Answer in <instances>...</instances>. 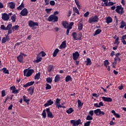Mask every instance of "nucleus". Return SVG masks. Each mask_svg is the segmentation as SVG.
Instances as JSON below:
<instances>
[{
  "label": "nucleus",
  "instance_id": "nucleus-3",
  "mask_svg": "<svg viewBox=\"0 0 126 126\" xmlns=\"http://www.w3.org/2000/svg\"><path fill=\"white\" fill-rule=\"evenodd\" d=\"M33 72H34V70L31 69L28 70L27 69H25L24 70V76H27V77H29L33 74Z\"/></svg>",
  "mask_w": 126,
  "mask_h": 126
},
{
  "label": "nucleus",
  "instance_id": "nucleus-31",
  "mask_svg": "<svg viewBox=\"0 0 126 126\" xmlns=\"http://www.w3.org/2000/svg\"><path fill=\"white\" fill-rule=\"evenodd\" d=\"M1 70L3 71V73H5V74H9V71L6 67H3L2 68Z\"/></svg>",
  "mask_w": 126,
  "mask_h": 126
},
{
  "label": "nucleus",
  "instance_id": "nucleus-43",
  "mask_svg": "<svg viewBox=\"0 0 126 126\" xmlns=\"http://www.w3.org/2000/svg\"><path fill=\"white\" fill-rule=\"evenodd\" d=\"M86 120L87 121H92V120H93V117H92V116H90V115H88L87 116Z\"/></svg>",
  "mask_w": 126,
  "mask_h": 126
},
{
  "label": "nucleus",
  "instance_id": "nucleus-55",
  "mask_svg": "<svg viewBox=\"0 0 126 126\" xmlns=\"http://www.w3.org/2000/svg\"><path fill=\"white\" fill-rule=\"evenodd\" d=\"M89 14H90V13H89V11H87L84 14V17H88L89 16Z\"/></svg>",
  "mask_w": 126,
  "mask_h": 126
},
{
  "label": "nucleus",
  "instance_id": "nucleus-52",
  "mask_svg": "<svg viewBox=\"0 0 126 126\" xmlns=\"http://www.w3.org/2000/svg\"><path fill=\"white\" fill-rule=\"evenodd\" d=\"M91 124V122L90 121H88L84 124V126H90Z\"/></svg>",
  "mask_w": 126,
  "mask_h": 126
},
{
  "label": "nucleus",
  "instance_id": "nucleus-30",
  "mask_svg": "<svg viewBox=\"0 0 126 126\" xmlns=\"http://www.w3.org/2000/svg\"><path fill=\"white\" fill-rule=\"evenodd\" d=\"M78 29L79 31H81V30L83 29V24L81 23H79V24L78 26Z\"/></svg>",
  "mask_w": 126,
  "mask_h": 126
},
{
  "label": "nucleus",
  "instance_id": "nucleus-13",
  "mask_svg": "<svg viewBox=\"0 0 126 126\" xmlns=\"http://www.w3.org/2000/svg\"><path fill=\"white\" fill-rule=\"evenodd\" d=\"M79 56H80V54H79V53H78V52H75V53H73V60H74V61L77 60L78 59V58H79Z\"/></svg>",
  "mask_w": 126,
  "mask_h": 126
},
{
  "label": "nucleus",
  "instance_id": "nucleus-57",
  "mask_svg": "<svg viewBox=\"0 0 126 126\" xmlns=\"http://www.w3.org/2000/svg\"><path fill=\"white\" fill-rule=\"evenodd\" d=\"M6 39L5 38V37H3L2 38V44H4L5 43H6Z\"/></svg>",
  "mask_w": 126,
  "mask_h": 126
},
{
  "label": "nucleus",
  "instance_id": "nucleus-58",
  "mask_svg": "<svg viewBox=\"0 0 126 126\" xmlns=\"http://www.w3.org/2000/svg\"><path fill=\"white\" fill-rule=\"evenodd\" d=\"M89 114L91 116L93 117V115H94V111L90 110Z\"/></svg>",
  "mask_w": 126,
  "mask_h": 126
},
{
  "label": "nucleus",
  "instance_id": "nucleus-56",
  "mask_svg": "<svg viewBox=\"0 0 126 126\" xmlns=\"http://www.w3.org/2000/svg\"><path fill=\"white\" fill-rule=\"evenodd\" d=\"M5 95H6V94H5V91L3 90L1 91V96L4 97Z\"/></svg>",
  "mask_w": 126,
  "mask_h": 126
},
{
  "label": "nucleus",
  "instance_id": "nucleus-32",
  "mask_svg": "<svg viewBox=\"0 0 126 126\" xmlns=\"http://www.w3.org/2000/svg\"><path fill=\"white\" fill-rule=\"evenodd\" d=\"M101 32H102V30L100 29H98L97 30H96L95 32L94 33V36H96V35H98V34H100V33H101Z\"/></svg>",
  "mask_w": 126,
  "mask_h": 126
},
{
  "label": "nucleus",
  "instance_id": "nucleus-8",
  "mask_svg": "<svg viewBox=\"0 0 126 126\" xmlns=\"http://www.w3.org/2000/svg\"><path fill=\"white\" fill-rule=\"evenodd\" d=\"M12 24H9L7 25V27H6V31H8V34H12Z\"/></svg>",
  "mask_w": 126,
  "mask_h": 126
},
{
  "label": "nucleus",
  "instance_id": "nucleus-6",
  "mask_svg": "<svg viewBox=\"0 0 126 126\" xmlns=\"http://www.w3.org/2000/svg\"><path fill=\"white\" fill-rule=\"evenodd\" d=\"M98 21H99V18L97 15H95L94 16L89 19V22L90 24H92L93 22H98Z\"/></svg>",
  "mask_w": 126,
  "mask_h": 126
},
{
  "label": "nucleus",
  "instance_id": "nucleus-50",
  "mask_svg": "<svg viewBox=\"0 0 126 126\" xmlns=\"http://www.w3.org/2000/svg\"><path fill=\"white\" fill-rule=\"evenodd\" d=\"M20 91V89L19 88L18 90L15 89L13 92H12V93H14V94H18L19 93V91Z\"/></svg>",
  "mask_w": 126,
  "mask_h": 126
},
{
  "label": "nucleus",
  "instance_id": "nucleus-63",
  "mask_svg": "<svg viewBox=\"0 0 126 126\" xmlns=\"http://www.w3.org/2000/svg\"><path fill=\"white\" fill-rule=\"evenodd\" d=\"M40 54H41V56L42 57H44L46 56V53L44 51H41L40 52Z\"/></svg>",
  "mask_w": 126,
  "mask_h": 126
},
{
  "label": "nucleus",
  "instance_id": "nucleus-17",
  "mask_svg": "<svg viewBox=\"0 0 126 126\" xmlns=\"http://www.w3.org/2000/svg\"><path fill=\"white\" fill-rule=\"evenodd\" d=\"M34 83H35L34 81L29 82L26 83V84L24 85L23 87H24V88H27V87H28L29 86H32V85H33V84H34Z\"/></svg>",
  "mask_w": 126,
  "mask_h": 126
},
{
  "label": "nucleus",
  "instance_id": "nucleus-64",
  "mask_svg": "<svg viewBox=\"0 0 126 126\" xmlns=\"http://www.w3.org/2000/svg\"><path fill=\"white\" fill-rule=\"evenodd\" d=\"M50 1V0H45L44 2L45 3V5H49V2Z\"/></svg>",
  "mask_w": 126,
  "mask_h": 126
},
{
  "label": "nucleus",
  "instance_id": "nucleus-51",
  "mask_svg": "<svg viewBox=\"0 0 126 126\" xmlns=\"http://www.w3.org/2000/svg\"><path fill=\"white\" fill-rule=\"evenodd\" d=\"M0 28V29H1V30H4L5 31H6V27L4 26V25H1Z\"/></svg>",
  "mask_w": 126,
  "mask_h": 126
},
{
  "label": "nucleus",
  "instance_id": "nucleus-20",
  "mask_svg": "<svg viewBox=\"0 0 126 126\" xmlns=\"http://www.w3.org/2000/svg\"><path fill=\"white\" fill-rule=\"evenodd\" d=\"M17 59L18 61V62H19V63H23V56H22V55L20 54L19 56L17 57Z\"/></svg>",
  "mask_w": 126,
  "mask_h": 126
},
{
  "label": "nucleus",
  "instance_id": "nucleus-27",
  "mask_svg": "<svg viewBox=\"0 0 126 126\" xmlns=\"http://www.w3.org/2000/svg\"><path fill=\"white\" fill-rule=\"evenodd\" d=\"M61 80V77L60 76V75L57 74L56 76L55 77L54 81L55 82H59Z\"/></svg>",
  "mask_w": 126,
  "mask_h": 126
},
{
  "label": "nucleus",
  "instance_id": "nucleus-1",
  "mask_svg": "<svg viewBox=\"0 0 126 126\" xmlns=\"http://www.w3.org/2000/svg\"><path fill=\"white\" fill-rule=\"evenodd\" d=\"M72 36L73 37V40L75 41H78V40L81 41L82 39V32H80L78 33V34H77L76 32H73L72 33Z\"/></svg>",
  "mask_w": 126,
  "mask_h": 126
},
{
  "label": "nucleus",
  "instance_id": "nucleus-54",
  "mask_svg": "<svg viewBox=\"0 0 126 126\" xmlns=\"http://www.w3.org/2000/svg\"><path fill=\"white\" fill-rule=\"evenodd\" d=\"M114 44H117V45H119L120 44V42H119V37H117V38L115 39Z\"/></svg>",
  "mask_w": 126,
  "mask_h": 126
},
{
  "label": "nucleus",
  "instance_id": "nucleus-44",
  "mask_svg": "<svg viewBox=\"0 0 126 126\" xmlns=\"http://www.w3.org/2000/svg\"><path fill=\"white\" fill-rule=\"evenodd\" d=\"M125 26H126V22H125L124 21H122L120 28L123 29L125 27Z\"/></svg>",
  "mask_w": 126,
  "mask_h": 126
},
{
  "label": "nucleus",
  "instance_id": "nucleus-36",
  "mask_svg": "<svg viewBox=\"0 0 126 126\" xmlns=\"http://www.w3.org/2000/svg\"><path fill=\"white\" fill-rule=\"evenodd\" d=\"M73 11L75 12V13H77L78 15H80V13H79V10L77 9V7H73Z\"/></svg>",
  "mask_w": 126,
  "mask_h": 126
},
{
  "label": "nucleus",
  "instance_id": "nucleus-24",
  "mask_svg": "<svg viewBox=\"0 0 126 126\" xmlns=\"http://www.w3.org/2000/svg\"><path fill=\"white\" fill-rule=\"evenodd\" d=\"M66 47V42L65 41H63L62 44L60 45V49H65Z\"/></svg>",
  "mask_w": 126,
  "mask_h": 126
},
{
  "label": "nucleus",
  "instance_id": "nucleus-45",
  "mask_svg": "<svg viewBox=\"0 0 126 126\" xmlns=\"http://www.w3.org/2000/svg\"><path fill=\"white\" fill-rule=\"evenodd\" d=\"M110 63L109 62V61L106 60L104 62V66L108 67V65H109Z\"/></svg>",
  "mask_w": 126,
  "mask_h": 126
},
{
  "label": "nucleus",
  "instance_id": "nucleus-16",
  "mask_svg": "<svg viewBox=\"0 0 126 126\" xmlns=\"http://www.w3.org/2000/svg\"><path fill=\"white\" fill-rule=\"evenodd\" d=\"M120 56H121V53H117L115 54V57L114 58V61L116 62V61H118L119 63L121 62V58H120Z\"/></svg>",
  "mask_w": 126,
  "mask_h": 126
},
{
  "label": "nucleus",
  "instance_id": "nucleus-11",
  "mask_svg": "<svg viewBox=\"0 0 126 126\" xmlns=\"http://www.w3.org/2000/svg\"><path fill=\"white\" fill-rule=\"evenodd\" d=\"M1 18L4 21H8V20H9V16H8L6 13L1 14Z\"/></svg>",
  "mask_w": 126,
  "mask_h": 126
},
{
  "label": "nucleus",
  "instance_id": "nucleus-28",
  "mask_svg": "<svg viewBox=\"0 0 126 126\" xmlns=\"http://www.w3.org/2000/svg\"><path fill=\"white\" fill-rule=\"evenodd\" d=\"M41 61H42V57H40L38 55L37 56L36 60L35 61H34V63H40V62H41Z\"/></svg>",
  "mask_w": 126,
  "mask_h": 126
},
{
  "label": "nucleus",
  "instance_id": "nucleus-53",
  "mask_svg": "<svg viewBox=\"0 0 126 126\" xmlns=\"http://www.w3.org/2000/svg\"><path fill=\"white\" fill-rule=\"evenodd\" d=\"M9 34H8V32L7 33V34H5V38L6 39V40L7 41H9Z\"/></svg>",
  "mask_w": 126,
  "mask_h": 126
},
{
  "label": "nucleus",
  "instance_id": "nucleus-22",
  "mask_svg": "<svg viewBox=\"0 0 126 126\" xmlns=\"http://www.w3.org/2000/svg\"><path fill=\"white\" fill-rule=\"evenodd\" d=\"M105 20L107 24H110L113 22V19L110 16L107 17Z\"/></svg>",
  "mask_w": 126,
  "mask_h": 126
},
{
  "label": "nucleus",
  "instance_id": "nucleus-2",
  "mask_svg": "<svg viewBox=\"0 0 126 126\" xmlns=\"http://www.w3.org/2000/svg\"><path fill=\"white\" fill-rule=\"evenodd\" d=\"M115 11L117 13H118V14H120V15H123V14L125 13V11L124 10V7H122V5L117 6Z\"/></svg>",
  "mask_w": 126,
  "mask_h": 126
},
{
  "label": "nucleus",
  "instance_id": "nucleus-46",
  "mask_svg": "<svg viewBox=\"0 0 126 126\" xmlns=\"http://www.w3.org/2000/svg\"><path fill=\"white\" fill-rule=\"evenodd\" d=\"M23 8H24V4H23V3H22L21 4L17 7V9H18L19 10H21Z\"/></svg>",
  "mask_w": 126,
  "mask_h": 126
},
{
  "label": "nucleus",
  "instance_id": "nucleus-12",
  "mask_svg": "<svg viewBox=\"0 0 126 126\" xmlns=\"http://www.w3.org/2000/svg\"><path fill=\"white\" fill-rule=\"evenodd\" d=\"M39 24L37 22H34L33 21H29V26L30 27H34V26H38Z\"/></svg>",
  "mask_w": 126,
  "mask_h": 126
},
{
  "label": "nucleus",
  "instance_id": "nucleus-47",
  "mask_svg": "<svg viewBox=\"0 0 126 126\" xmlns=\"http://www.w3.org/2000/svg\"><path fill=\"white\" fill-rule=\"evenodd\" d=\"M46 86L45 87L46 90H49L52 89V86L51 85H50V84H46Z\"/></svg>",
  "mask_w": 126,
  "mask_h": 126
},
{
  "label": "nucleus",
  "instance_id": "nucleus-42",
  "mask_svg": "<svg viewBox=\"0 0 126 126\" xmlns=\"http://www.w3.org/2000/svg\"><path fill=\"white\" fill-rule=\"evenodd\" d=\"M46 81L47 83H51L53 82V78L52 77H48L46 78Z\"/></svg>",
  "mask_w": 126,
  "mask_h": 126
},
{
  "label": "nucleus",
  "instance_id": "nucleus-40",
  "mask_svg": "<svg viewBox=\"0 0 126 126\" xmlns=\"http://www.w3.org/2000/svg\"><path fill=\"white\" fill-rule=\"evenodd\" d=\"M78 108H80V107H82V106H83V104H84V103L83 102H81V101H80V100L78 99Z\"/></svg>",
  "mask_w": 126,
  "mask_h": 126
},
{
  "label": "nucleus",
  "instance_id": "nucleus-15",
  "mask_svg": "<svg viewBox=\"0 0 126 126\" xmlns=\"http://www.w3.org/2000/svg\"><path fill=\"white\" fill-rule=\"evenodd\" d=\"M102 99L104 102H111L113 101L112 98L109 97L102 96Z\"/></svg>",
  "mask_w": 126,
  "mask_h": 126
},
{
  "label": "nucleus",
  "instance_id": "nucleus-39",
  "mask_svg": "<svg viewBox=\"0 0 126 126\" xmlns=\"http://www.w3.org/2000/svg\"><path fill=\"white\" fill-rule=\"evenodd\" d=\"M59 52H60V50H59L58 48L56 49L53 53V57H57V55H58Z\"/></svg>",
  "mask_w": 126,
  "mask_h": 126
},
{
  "label": "nucleus",
  "instance_id": "nucleus-33",
  "mask_svg": "<svg viewBox=\"0 0 126 126\" xmlns=\"http://www.w3.org/2000/svg\"><path fill=\"white\" fill-rule=\"evenodd\" d=\"M71 80H72V78L71 77V76H70V75H67L65 77V82H68V81H71Z\"/></svg>",
  "mask_w": 126,
  "mask_h": 126
},
{
  "label": "nucleus",
  "instance_id": "nucleus-41",
  "mask_svg": "<svg viewBox=\"0 0 126 126\" xmlns=\"http://www.w3.org/2000/svg\"><path fill=\"white\" fill-rule=\"evenodd\" d=\"M40 76H41V73H36L34 76V79H40Z\"/></svg>",
  "mask_w": 126,
  "mask_h": 126
},
{
  "label": "nucleus",
  "instance_id": "nucleus-4",
  "mask_svg": "<svg viewBox=\"0 0 126 126\" xmlns=\"http://www.w3.org/2000/svg\"><path fill=\"white\" fill-rule=\"evenodd\" d=\"M70 124H72V126H77L79 125H82V122H81V120L78 119L77 120H70Z\"/></svg>",
  "mask_w": 126,
  "mask_h": 126
},
{
  "label": "nucleus",
  "instance_id": "nucleus-29",
  "mask_svg": "<svg viewBox=\"0 0 126 126\" xmlns=\"http://www.w3.org/2000/svg\"><path fill=\"white\" fill-rule=\"evenodd\" d=\"M11 20H12V23H14L16 21V15L15 14L13 15L11 17Z\"/></svg>",
  "mask_w": 126,
  "mask_h": 126
},
{
  "label": "nucleus",
  "instance_id": "nucleus-9",
  "mask_svg": "<svg viewBox=\"0 0 126 126\" xmlns=\"http://www.w3.org/2000/svg\"><path fill=\"white\" fill-rule=\"evenodd\" d=\"M46 111L47 114L48 118H50V119H53L54 118V115H53V113H52V112H51L50 108H46Z\"/></svg>",
  "mask_w": 126,
  "mask_h": 126
},
{
  "label": "nucleus",
  "instance_id": "nucleus-19",
  "mask_svg": "<svg viewBox=\"0 0 126 126\" xmlns=\"http://www.w3.org/2000/svg\"><path fill=\"white\" fill-rule=\"evenodd\" d=\"M34 86H31L27 89V91L29 92L30 95H33L34 93Z\"/></svg>",
  "mask_w": 126,
  "mask_h": 126
},
{
  "label": "nucleus",
  "instance_id": "nucleus-5",
  "mask_svg": "<svg viewBox=\"0 0 126 126\" xmlns=\"http://www.w3.org/2000/svg\"><path fill=\"white\" fill-rule=\"evenodd\" d=\"M48 21H53V22H58L59 20V17L54 15H51L48 18Z\"/></svg>",
  "mask_w": 126,
  "mask_h": 126
},
{
  "label": "nucleus",
  "instance_id": "nucleus-25",
  "mask_svg": "<svg viewBox=\"0 0 126 126\" xmlns=\"http://www.w3.org/2000/svg\"><path fill=\"white\" fill-rule=\"evenodd\" d=\"M23 99L24 102H25V103H27V104H29V102H30V99H27V96H25V95H23Z\"/></svg>",
  "mask_w": 126,
  "mask_h": 126
},
{
  "label": "nucleus",
  "instance_id": "nucleus-10",
  "mask_svg": "<svg viewBox=\"0 0 126 126\" xmlns=\"http://www.w3.org/2000/svg\"><path fill=\"white\" fill-rule=\"evenodd\" d=\"M22 16H27L28 15V10L26 8H24L20 13Z\"/></svg>",
  "mask_w": 126,
  "mask_h": 126
},
{
  "label": "nucleus",
  "instance_id": "nucleus-61",
  "mask_svg": "<svg viewBox=\"0 0 126 126\" xmlns=\"http://www.w3.org/2000/svg\"><path fill=\"white\" fill-rule=\"evenodd\" d=\"M72 11L71 10H69V11L68 12L67 16V17H69L70 16V15H71Z\"/></svg>",
  "mask_w": 126,
  "mask_h": 126
},
{
  "label": "nucleus",
  "instance_id": "nucleus-62",
  "mask_svg": "<svg viewBox=\"0 0 126 126\" xmlns=\"http://www.w3.org/2000/svg\"><path fill=\"white\" fill-rule=\"evenodd\" d=\"M50 4L53 6V5H55V4H56V2H55L54 0H51L50 1Z\"/></svg>",
  "mask_w": 126,
  "mask_h": 126
},
{
  "label": "nucleus",
  "instance_id": "nucleus-37",
  "mask_svg": "<svg viewBox=\"0 0 126 126\" xmlns=\"http://www.w3.org/2000/svg\"><path fill=\"white\" fill-rule=\"evenodd\" d=\"M46 109L43 110L42 113L41 114L43 119H46V118H47V113H46Z\"/></svg>",
  "mask_w": 126,
  "mask_h": 126
},
{
  "label": "nucleus",
  "instance_id": "nucleus-23",
  "mask_svg": "<svg viewBox=\"0 0 126 126\" xmlns=\"http://www.w3.org/2000/svg\"><path fill=\"white\" fill-rule=\"evenodd\" d=\"M8 6L11 9H14L15 8V3L13 2L8 3Z\"/></svg>",
  "mask_w": 126,
  "mask_h": 126
},
{
  "label": "nucleus",
  "instance_id": "nucleus-60",
  "mask_svg": "<svg viewBox=\"0 0 126 126\" xmlns=\"http://www.w3.org/2000/svg\"><path fill=\"white\" fill-rule=\"evenodd\" d=\"M60 102H61V99L60 98H57L54 103L60 104Z\"/></svg>",
  "mask_w": 126,
  "mask_h": 126
},
{
  "label": "nucleus",
  "instance_id": "nucleus-38",
  "mask_svg": "<svg viewBox=\"0 0 126 126\" xmlns=\"http://www.w3.org/2000/svg\"><path fill=\"white\" fill-rule=\"evenodd\" d=\"M19 28V26L18 25H15L12 27V31H15L18 30V29Z\"/></svg>",
  "mask_w": 126,
  "mask_h": 126
},
{
  "label": "nucleus",
  "instance_id": "nucleus-35",
  "mask_svg": "<svg viewBox=\"0 0 126 126\" xmlns=\"http://www.w3.org/2000/svg\"><path fill=\"white\" fill-rule=\"evenodd\" d=\"M74 112V110L72 108V107L69 108L68 110L66 111L67 114H71V113Z\"/></svg>",
  "mask_w": 126,
  "mask_h": 126
},
{
  "label": "nucleus",
  "instance_id": "nucleus-26",
  "mask_svg": "<svg viewBox=\"0 0 126 126\" xmlns=\"http://www.w3.org/2000/svg\"><path fill=\"white\" fill-rule=\"evenodd\" d=\"M62 25L64 28L67 29V26H68V23H67V21H62Z\"/></svg>",
  "mask_w": 126,
  "mask_h": 126
},
{
  "label": "nucleus",
  "instance_id": "nucleus-48",
  "mask_svg": "<svg viewBox=\"0 0 126 126\" xmlns=\"http://www.w3.org/2000/svg\"><path fill=\"white\" fill-rule=\"evenodd\" d=\"M117 61H114L112 63V67H113V68H116V65H117Z\"/></svg>",
  "mask_w": 126,
  "mask_h": 126
},
{
  "label": "nucleus",
  "instance_id": "nucleus-21",
  "mask_svg": "<svg viewBox=\"0 0 126 126\" xmlns=\"http://www.w3.org/2000/svg\"><path fill=\"white\" fill-rule=\"evenodd\" d=\"M55 68V67L54 66V65H49L47 67V71L48 72H51V71H53Z\"/></svg>",
  "mask_w": 126,
  "mask_h": 126
},
{
  "label": "nucleus",
  "instance_id": "nucleus-34",
  "mask_svg": "<svg viewBox=\"0 0 126 126\" xmlns=\"http://www.w3.org/2000/svg\"><path fill=\"white\" fill-rule=\"evenodd\" d=\"M86 63H87L86 64V65H91L92 64V62H91V59L90 58H87V61Z\"/></svg>",
  "mask_w": 126,
  "mask_h": 126
},
{
  "label": "nucleus",
  "instance_id": "nucleus-18",
  "mask_svg": "<svg viewBox=\"0 0 126 126\" xmlns=\"http://www.w3.org/2000/svg\"><path fill=\"white\" fill-rule=\"evenodd\" d=\"M54 104V101H52V99H50L49 100H48L47 103H45L44 106V107H48V106H52Z\"/></svg>",
  "mask_w": 126,
  "mask_h": 126
},
{
  "label": "nucleus",
  "instance_id": "nucleus-59",
  "mask_svg": "<svg viewBox=\"0 0 126 126\" xmlns=\"http://www.w3.org/2000/svg\"><path fill=\"white\" fill-rule=\"evenodd\" d=\"M10 89L12 90V92L16 89V88L15 87V86H12L10 87Z\"/></svg>",
  "mask_w": 126,
  "mask_h": 126
},
{
  "label": "nucleus",
  "instance_id": "nucleus-7",
  "mask_svg": "<svg viewBox=\"0 0 126 126\" xmlns=\"http://www.w3.org/2000/svg\"><path fill=\"white\" fill-rule=\"evenodd\" d=\"M94 113L96 114V116H104L105 115V112L104 111H101L100 109H97L94 110Z\"/></svg>",
  "mask_w": 126,
  "mask_h": 126
},
{
  "label": "nucleus",
  "instance_id": "nucleus-49",
  "mask_svg": "<svg viewBox=\"0 0 126 126\" xmlns=\"http://www.w3.org/2000/svg\"><path fill=\"white\" fill-rule=\"evenodd\" d=\"M53 9L52 8H46L45 9V11H46V13H47V14H50V13H51V11H52Z\"/></svg>",
  "mask_w": 126,
  "mask_h": 126
},
{
  "label": "nucleus",
  "instance_id": "nucleus-14",
  "mask_svg": "<svg viewBox=\"0 0 126 126\" xmlns=\"http://www.w3.org/2000/svg\"><path fill=\"white\" fill-rule=\"evenodd\" d=\"M115 3H114L112 1H109V2H107V3H101L102 6H112V5H114Z\"/></svg>",
  "mask_w": 126,
  "mask_h": 126
}]
</instances>
